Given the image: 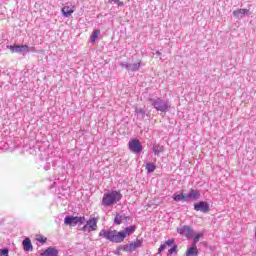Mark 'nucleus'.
<instances>
[{"label":"nucleus","mask_w":256,"mask_h":256,"mask_svg":"<svg viewBox=\"0 0 256 256\" xmlns=\"http://www.w3.org/2000/svg\"><path fill=\"white\" fill-rule=\"evenodd\" d=\"M118 5V7H123V5H125L123 2L119 1L116 3Z\"/></svg>","instance_id":"473e14b6"},{"label":"nucleus","mask_w":256,"mask_h":256,"mask_svg":"<svg viewBox=\"0 0 256 256\" xmlns=\"http://www.w3.org/2000/svg\"><path fill=\"white\" fill-rule=\"evenodd\" d=\"M114 223H116V225H121V223H123V217L121 215H116V217L114 218Z\"/></svg>","instance_id":"5701e85b"},{"label":"nucleus","mask_w":256,"mask_h":256,"mask_svg":"<svg viewBox=\"0 0 256 256\" xmlns=\"http://www.w3.org/2000/svg\"><path fill=\"white\" fill-rule=\"evenodd\" d=\"M120 66L123 69L131 71L132 73H135V71H139V69H141V61L132 63V64H127V63L121 62Z\"/></svg>","instance_id":"9d476101"},{"label":"nucleus","mask_w":256,"mask_h":256,"mask_svg":"<svg viewBox=\"0 0 256 256\" xmlns=\"http://www.w3.org/2000/svg\"><path fill=\"white\" fill-rule=\"evenodd\" d=\"M86 219L85 216H66L64 218V225H70V227H75V225H84Z\"/></svg>","instance_id":"423d86ee"},{"label":"nucleus","mask_w":256,"mask_h":256,"mask_svg":"<svg viewBox=\"0 0 256 256\" xmlns=\"http://www.w3.org/2000/svg\"><path fill=\"white\" fill-rule=\"evenodd\" d=\"M41 256H59V250L55 247H48L45 252L40 254Z\"/></svg>","instance_id":"4468645a"},{"label":"nucleus","mask_w":256,"mask_h":256,"mask_svg":"<svg viewBox=\"0 0 256 256\" xmlns=\"http://www.w3.org/2000/svg\"><path fill=\"white\" fill-rule=\"evenodd\" d=\"M22 245L24 247V251H33V244H31V239L25 238L22 241Z\"/></svg>","instance_id":"f3484780"},{"label":"nucleus","mask_w":256,"mask_h":256,"mask_svg":"<svg viewBox=\"0 0 256 256\" xmlns=\"http://www.w3.org/2000/svg\"><path fill=\"white\" fill-rule=\"evenodd\" d=\"M132 244L134 245L135 249H139V247H142L143 245V240L137 239L136 241L132 242Z\"/></svg>","instance_id":"b1692460"},{"label":"nucleus","mask_w":256,"mask_h":256,"mask_svg":"<svg viewBox=\"0 0 256 256\" xmlns=\"http://www.w3.org/2000/svg\"><path fill=\"white\" fill-rule=\"evenodd\" d=\"M7 49H9L11 53H19L20 55H26L29 53L28 45H8Z\"/></svg>","instance_id":"0eeeda50"},{"label":"nucleus","mask_w":256,"mask_h":256,"mask_svg":"<svg viewBox=\"0 0 256 256\" xmlns=\"http://www.w3.org/2000/svg\"><path fill=\"white\" fill-rule=\"evenodd\" d=\"M63 17H71L73 13H75V6L73 5H66L61 9Z\"/></svg>","instance_id":"ddd939ff"},{"label":"nucleus","mask_w":256,"mask_h":256,"mask_svg":"<svg viewBox=\"0 0 256 256\" xmlns=\"http://www.w3.org/2000/svg\"><path fill=\"white\" fill-rule=\"evenodd\" d=\"M137 230L136 226H128L122 231L111 230V229H102L99 232V237H103L110 243H123L129 235H133Z\"/></svg>","instance_id":"f257e3e1"},{"label":"nucleus","mask_w":256,"mask_h":256,"mask_svg":"<svg viewBox=\"0 0 256 256\" xmlns=\"http://www.w3.org/2000/svg\"><path fill=\"white\" fill-rule=\"evenodd\" d=\"M121 249H120V246L115 250V255H120V253H121Z\"/></svg>","instance_id":"2f4dec72"},{"label":"nucleus","mask_w":256,"mask_h":256,"mask_svg":"<svg viewBox=\"0 0 256 256\" xmlns=\"http://www.w3.org/2000/svg\"><path fill=\"white\" fill-rule=\"evenodd\" d=\"M199 255V249H197V245H193L191 247L188 248V250L186 251V256H197Z\"/></svg>","instance_id":"dca6fc26"},{"label":"nucleus","mask_w":256,"mask_h":256,"mask_svg":"<svg viewBox=\"0 0 256 256\" xmlns=\"http://www.w3.org/2000/svg\"><path fill=\"white\" fill-rule=\"evenodd\" d=\"M128 247L130 249V253H133V251H135L137 248H135V245L133 244V242L128 244Z\"/></svg>","instance_id":"c756f323"},{"label":"nucleus","mask_w":256,"mask_h":256,"mask_svg":"<svg viewBox=\"0 0 256 256\" xmlns=\"http://www.w3.org/2000/svg\"><path fill=\"white\" fill-rule=\"evenodd\" d=\"M177 233L183 237L189 238L193 236V229L190 226L183 225L182 227L177 228Z\"/></svg>","instance_id":"9b49d317"},{"label":"nucleus","mask_w":256,"mask_h":256,"mask_svg":"<svg viewBox=\"0 0 256 256\" xmlns=\"http://www.w3.org/2000/svg\"><path fill=\"white\" fill-rule=\"evenodd\" d=\"M135 113L136 115H140L142 119H145V110L143 108H137Z\"/></svg>","instance_id":"4be33fe9"},{"label":"nucleus","mask_w":256,"mask_h":256,"mask_svg":"<svg viewBox=\"0 0 256 256\" xmlns=\"http://www.w3.org/2000/svg\"><path fill=\"white\" fill-rule=\"evenodd\" d=\"M0 256H9L8 249H0Z\"/></svg>","instance_id":"bb28decb"},{"label":"nucleus","mask_w":256,"mask_h":256,"mask_svg":"<svg viewBox=\"0 0 256 256\" xmlns=\"http://www.w3.org/2000/svg\"><path fill=\"white\" fill-rule=\"evenodd\" d=\"M109 3H119V0H108Z\"/></svg>","instance_id":"72a5a7b5"},{"label":"nucleus","mask_w":256,"mask_h":256,"mask_svg":"<svg viewBox=\"0 0 256 256\" xmlns=\"http://www.w3.org/2000/svg\"><path fill=\"white\" fill-rule=\"evenodd\" d=\"M173 243H175V239H169L165 242L166 247H171V245H173Z\"/></svg>","instance_id":"c85d7f7f"},{"label":"nucleus","mask_w":256,"mask_h":256,"mask_svg":"<svg viewBox=\"0 0 256 256\" xmlns=\"http://www.w3.org/2000/svg\"><path fill=\"white\" fill-rule=\"evenodd\" d=\"M163 151H165V147H163L161 144L154 143L152 145V152L154 155H156V157H159Z\"/></svg>","instance_id":"2eb2a0df"},{"label":"nucleus","mask_w":256,"mask_h":256,"mask_svg":"<svg viewBox=\"0 0 256 256\" xmlns=\"http://www.w3.org/2000/svg\"><path fill=\"white\" fill-rule=\"evenodd\" d=\"M152 107L156 109V111H160V113H167L171 109V103L167 99L163 98H150L149 99Z\"/></svg>","instance_id":"7ed1b4c3"},{"label":"nucleus","mask_w":256,"mask_h":256,"mask_svg":"<svg viewBox=\"0 0 256 256\" xmlns=\"http://www.w3.org/2000/svg\"><path fill=\"white\" fill-rule=\"evenodd\" d=\"M169 255H173V253H177V246H173L168 250Z\"/></svg>","instance_id":"cd10ccee"},{"label":"nucleus","mask_w":256,"mask_h":256,"mask_svg":"<svg viewBox=\"0 0 256 256\" xmlns=\"http://www.w3.org/2000/svg\"><path fill=\"white\" fill-rule=\"evenodd\" d=\"M190 237H193L194 240L192 242V245L195 247V245H197V243H199V239L201 237H203V232L196 233V234H195V232H193L192 236H190Z\"/></svg>","instance_id":"a211bd4d"},{"label":"nucleus","mask_w":256,"mask_h":256,"mask_svg":"<svg viewBox=\"0 0 256 256\" xmlns=\"http://www.w3.org/2000/svg\"><path fill=\"white\" fill-rule=\"evenodd\" d=\"M167 249V244H161L159 249H158V253H163V251H165Z\"/></svg>","instance_id":"a878e982"},{"label":"nucleus","mask_w":256,"mask_h":256,"mask_svg":"<svg viewBox=\"0 0 256 256\" xmlns=\"http://www.w3.org/2000/svg\"><path fill=\"white\" fill-rule=\"evenodd\" d=\"M99 35H101V31L99 29L94 30L90 37L91 43H95V41H97V37H99Z\"/></svg>","instance_id":"6ab92c4d"},{"label":"nucleus","mask_w":256,"mask_h":256,"mask_svg":"<svg viewBox=\"0 0 256 256\" xmlns=\"http://www.w3.org/2000/svg\"><path fill=\"white\" fill-rule=\"evenodd\" d=\"M123 198L121 192L112 190L107 193H104L102 198L103 207H113L116 203H119V200Z\"/></svg>","instance_id":"f03ea898"},{"label":"nucleus","mask_w":256,"mask_h":256,"mask_svg":"<svg viewBox=\"0 0 256 256\" xmlns=\"http://www.w3.org/2000/svg\"><path fill=\"white\" fill-rule=\"evenodd\" d=\"M120 249L122 251H124L125 253H131L130 249H129V244H125L123 246H120Z\"/></svg>","instance_id":"393cba45"},{"label":"nucleus","mask_w":256,"mask_h":256,"mask_svg":"<svg viewBox=\"0 0 256 256\" xmlns=\"http://www.w3.org/2000/svg\"><path fill=\"white\" fill-rule=\"evenodd\" d=\"M128 149L131 153H134V155H141L143 152V145L138 139L133 138L128 142Z\"/></svg>","instance_id":"39448f33"},{"label":"nucleus","mask_w":256,"mask_h":256,"mask_svg":"<svg viewBox=\"0 0 256 256\" xmlns=\"http://www.w3.org/2000/svg\"><path fill=\"white\" fill-rule=\"evenodd\" d=\"M97 221H99L98 218L90 217L89 220L85 221L86 224L79 230L83 231L84 233H91L93 231H97Z\"/></svg>","instance_id":"20e7f679"},{"label":"nucleus","mask_w":256,"mask_h":256,"mask_svg":"<svg viewBox=\"0 0 256 256\" xmlns=\"http://www.w3.org/2000/svg\"><path fill=\"white\" fill-rule=\"evenodd\" d=\"M157 169V166L155 165L154 162H148L146 164V171L147 173H153Z\"/></svg>","instance_id":"aec40b11"},{"label":"nucleus","mask_w":256,"mask_h":256,"mask_svg":"<svg viewBox=\"0 0 256 256\" xmlns=\"http://www.w3.org/2000/svg\"><path fill=\"white\" fill-rule=\"evenodd\" d=\"M172 199L173 201H176V203H179V201H185V194L174 193Z\"/></svg>","instance_id":"412c9836"},{"label":"nucleus","mask_w":256,"mask_h":256,"mask_svg":"<svg viewBox=\"0 0 256 256\" xmlns=\"http://www.w3.org/2000/svg\"><path fill=\"white\" fill-rule=\"evenodd\" d=\"M232 15L236 17V19H243L245 15H251V12L249 11V9L244 8V9L234 10L232 12Z\"/></svg>","instance_id":"f8f14e48"},{"label":"nucleus","mask_w":256,"mask_h":256,"mask_svg":"<svg viewBox=\"0 0 256 256\" xmlns=\"http://www.w3.org/2000/svg\"><path fill=\"white\" fill-rule=\"evenodd\" d=\"M194 211H200L201 213H209L211 208L209 207V203L206 201H200L194 204Z\"/></svg>","instance_id":"1a4fd4ad"},{"label":"nucleus","mask_w":256,"mask_h":256,"mask_svg":"<svg viewBox=\"0 0 256 256\" xmlns=\"http://www.w3.org/2000/svg\"><path fill=\"white\" fill-rule=\"evenodd\" d=\"M37 241H39V243H46L47 242V238H37Z\"/></svg>","instance_id":"7c9ffc66"},{"label":"nucleus","mask_w":256,"mask_h":256,"mask_svg":"<svg viewBox=\"0 0 256 256\" xmlns=\"http://www.w3.org/2000/svg\"><path fill=\"white\" fill-rule=\"evenodd\" d=\"M201 199V192L199 190L191 189L188 194H185V202L197 201Z\"/></svg>","instance_id":"6e6552de"},{"label":"nucleus","mask_w":256,"mask_h":256,"mask_svg":"<svg viewBox=\"0 0 256 256\" xmlns=\"http://www.w3.org/2000/svg\"><path fill=\"white\" fill-rule=\"evenodd\" d=\"M156 55H158V57L161 56V52L156 51Z\"/></svg>","instance_id":"f704fd0d"}]
</instances>
